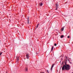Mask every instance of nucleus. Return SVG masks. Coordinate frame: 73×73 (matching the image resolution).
Wrapping results in <instances>:
<instances>
[{
    "label": "nucleus",
    "instance_id": "nucleus-7",
    "mask_svg": "<svg viewBox=\"0 0 73 73\" xmlns=\"http://www.w3.org/2000/svg\"><path fill=\"white\" fill-rule=\"evenodd\" d=\"M43 5V3H40V5H39L40 6H42Z\"/></svg>",
    "mask_w": 73,
    "mask_h": 73
},
{
    "label": "nucleus",
    "instance_id": "nucleus-15",
    "mask_svg": "<svg viewBox=\"0 0 73 73\" xmlns=\"http://www.w3.org/2000/svg\"><path fill=\"white\" fill-rule=\"evenodd\" d=\"M47 72H48V73H49V72L48 70H47Z\"/></svg>",
    "mask_w": 73,
    "mask_h": 73
},
{
    "label": "nucleus",
    "instance_id": "nucleus-16",
    "mask_svg": "<svg viewBox=\"0 0 73 73\" xmlns=\"http://www.w3.org/2000/svg\"><path fill=\"white\" fill-rule=\"evenodd\" d=\"M56 45H57V44L56 43L55 44H54V45L55 46H56Z\"/></svg>",
    "mask_w": 73,
    "mask_h": 73
},
{
    "label": "nucleus",
    "instance_id": "nucleus-18",
    "mask_svg": "<svg viewBox=\"0 0 73 73\" xmlns=\"http://www.w3.org/2000/svg\"><path fill=\"white\" fill-rule=\"evenodd\" d=\"M67 38H70V36H67Z\"/></svg>",
    "mask_w": 73,
    "mask_h": 73
},
{
    "label": "nucleus",
    "instance_id": "nucleus-10",
    "mask_svg": "<svg viewBox=\"0 0 73 73\" xmlns=\"http://www.w3.org/2000/svg\"><path fill=\"white\" fill-rule=\"evenodd\" d=\"M58 5L57 4H56V7H58Z\"/></svg>",
    "mask_w": 73,
    "mask_h": 73
},
{
    "label": "nucleus",
    "instance_id": "nucleus-4",
    "mask_svg": "<svg viewBox=\"0 0 73 73\" xmlns=\"http://www.w3.org/2000/svg\"><path fill=\"white\" fill-rule=\"evenodd\" d=\"M54 64H53L52 65V66H51V71H52V69H53L52 68H53V67L54 66Z\"/></svg>",
    "mask_w": 73,
    "mask_h": 73
},
{
    "label": "nucleus",
    "instance_id": "nucleus-19",
    "mask_svg": "<svg viewBox=\"0 0 73 73\" xmlns=\"http://www.w3.org/2000/svg\"><path fill=\"white\" fill-rule=\"evenodd\" d=\"M63 64V62H62V64Z\"/></svg>",
    "mask_w": 73,
    "mask_h": 73
},
{
    "label": "nucleus",
    "instance_id": "nucleus-21",
    "mask_svg": "<svg viewBox=\"0 0 73 73\" xmlns=\"http://www.w3.org/2000/svg\"><path fill=\"white\" fill-rule=\"evenodd\" d=\"M72 73H73V72H72Z\"/></svg>",
    "mask_w": 73,
    "mask_h": 73
},
{
    "label": "nucleus",
    "instance_id": "nucleus-11",
    "mask_svg": "<svg viewBox=\"0 0 73 73\" xmlns=\"http://www.w3.org/2000/svg\"><path fill=\"white\" fill-rule=\"evenodd\" d=\"M64 35H62L60 37H61V38H62L63 37H64Z\"/></svg>",
    "mask_w": 73,
    "mask_h": 73
},
{
    "label": "nucleus",
    "instance_id": "nucleus-8",
    "mask_svg": "<svg viewBox=\"0 0 73 73\" xmlns=\"http://www.w3.org/2000/svg\"><path fill=\"white\" fill-rule=\"evenodd\" d=\"M64 28V27H63L61 29V30L62 31H63Z\"/></svg>",
    "mask_w": 73,
    "mask_h": 73
},
{
    "label": "nucleus",
    "instance_id": "nucleus-3",
    "mask_svg": "<svg viewBox=\"0 0 73 73\" xmlns=\"http://www.w3.org/2000/svg\"><path fill=\"white\" fill-rule=\"evenodd\" d=\"M29 54H27L26 56L27 59H29Z\"/></svg>",
    "mask_w": 73,
    "mask_h": 73
},
{
    "label": "nucleus",
    "instance_id": "nucleus-1",
    "mask_svg": "<svg viewBox=\"0 0 73 73\" xmlns=\"http://www.w3.org/2000/svg\"><path fill=\"white\" fill-rule=\"evenodd\" d=\"M70 66L69 64H67L66 62H65V64L63 65V66L62 67V70H66L67 71L70 69Z\"/></svg>",
    "mask_w": 73,
    "mask_h": 73
},
{
    "label": "nucleus",
    "instance_id": "nucleus-14",
    "mask_svg": "<svg viewBox=\"0 0 73 73\" xmlns=\"http://www.w3.org/2000/svg\"><path fill=\"white\" fill-rule=\"evenodd\" d=\"M58 8V7H56V8L55 9V10H57Z\"/></svg>",
    "mask_w": 73,
    "mask_h": 73
},
{
    "label": "nucleus",
    "instance_id": "nucleus-5",
    "mask_svg": "<svg viewBox=\"0 0 73 73\" xmlns=\"http://www.w3.org/2000/svg\"><path fill=\"white\" fill-rule=\"evenodd\" d=\"M29 17H28V19H27V22H28L27 23L28 24H29Z\"/></svg>",
    "mask_w": 73,
    "mask_h": 73
},
{
    "label": "nucleus",
    "instance_id": "nucleus-20",
    "mask_svg": "<svg viewBox=\"0 0 73 73\" xmlns=\"http://www.w3.org/2000/svg\"><path fill=\"white\" fill-rule=\"evenodd\" d=\"M44 73L43 72H41V73Z\"/></svg>",
    "mask_w": 73,
    "mask_h": 73
},
{
    "label": "nucleus",
    "instance_id": "nucleus-6",
    "mask_svg": "<svg viewBox=\"0 0 73 73\" xmlns=\"http://www.w3.org/2000/svg\"><path fill=\"white\" fill-rule=\"evenodd\" d=\"M54 48V46H52V47L51 48V51H53V48Z\"/></svg>",
    "mask_w": 73,
    "mask_h": 73
},
{
    "label": "nucleus",
    "instance_id": "nucleus-2",
    "mask_svg": "<svg viewBox=\"0 0 73 73\" xmlns=\"http://www.w3.org/2000/svg\"><path fill=\"white\" fill-rule=\"evenodd\" d=\"M16 58L17 59H16V62H18V61H19V57L18 56H17L16 57Z\"/></svg>",
    "mask_w": 73,
    "mask_h": 73
},
{
    "label": "nucleus",
    "instance_id": "nucleus-13",
    "mask_svg": "<svg viewBox=\"0 0 73 73\" xmlns=\"http://www.w3.org/2000/svg\"><path fill=\"white\" fill-rule=\"evenodd\" d=\"M65 57H66V59H67L68 57L66 56H65Z\"/></svg>",
    "mask_w": 73,
    "mask_h": 73
},
{
    "label": "nucleus",
    "instance_id": "nucleus-12",
    "mask_svg": "<svg viewBox=\"0 0 73 73\" xmlns=\"http://www.w3.org/2000/svg\"><path fill=\"white\" fill-rule=\"evenodd\" d=\"M25 71H28V68H26L25 69Z\"/></svg>",
    "mask_w": 73,
    "mask_h": 73
},
{
    "label": "nucleus",
    "instance_id": "nucleus-17",
    "mask_svg": "<svg viewBox=\"0 0 73 73\" xmlns=\"http://www.w3.org/2000/svg\"><path fill=\"white\" fill-rule=\"evenodd\" d=\"M2 54V52H1L0 53V56L1 55V54Z\"/></svg>",
    "mask_w": 73,
    "mask_h": 73
},
{
    "label": "nucleus",
    "instance_id": "nucleus-9",
    "mask_svg": "<svg viewBox=\"0 0 73 73\" xmlns=\"http://www.w3.org/2000/svg\"><path fill=\"white\" fill-rule=\"evenodd\" d=\"M40 24L39 23L38 24H37V25L36 26V28H38V27L39 26V25Z\"/></svg>",
    "mask_w": 73,
    "mask_h": 73
},
{
    "label": "nucleus",
    "instance_id": "nucleus-22",
    "mask_svg": "<svg viewBox=\"0 0 73 73\" xmlns=\"http://www.w3.org/2000/svg\"><path fill=\"white\" fill-rule=\"evenodd\" d=\"M6 73H7V72Z\"/></svg>",
    "mask_w": 73,
    "mask_h": 73
}]
</instances>
